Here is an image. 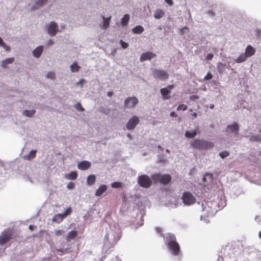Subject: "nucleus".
Masks as SVG:
<instances>
[{
	"mask_svg": "<svg viewBox=\"0 0 261 261\" xmlns=\"http://www.w3.org/2000/svg\"><path fill=\"white\" fill-rule=\"evenodd\" d=\"M190 145L193 148L200 150L212 149L214 147L213 143L200 139L194 140L190 142Z\"/></svg>",
	"mask_w": 261,
	"mask_h": 261,
	"instance_id": "f257e3e1",
	"label": "nucleus"
},
{
	"mask_svg": "<svg viewBox=\"0 0 261 261\" xmlns=\"http://www.w3.org/2000/svg\"><path fill=\"white\" fill-rule=\"evenodd\" d=\"M151 178L154 183L160 182L166 185L171 181L172 177L170 174L162 175L160 173H155L151 175Z\"/></svg>",
	"mask_w": 261,
	"mask_h": 261,
	"instance_id": "f03ea898",
	"label": "nucleus"
},
{
	"mask_svg": "<svg viewBox=\"0 0 261 261\" xmlns=\"http://www.w3.org/2000/svg\"><path fill=\"white\" fill-rule=\"evenodd\" d=\"M181 199L183 203L185 205L189 206L194 204L196 202V198L189 191L183 192L181 196Z\"/></svg>",
	"mask_w": 261,
	"mask_h": 261,
	"instance_id": "7ed1b4c3",
	"label": "nucleus"
},
{
	"mask_svg": "<svg viewBox=\"0 0 261 261\" xmlns=\"http://www.w3.org/2000/svg\"><path fill=\"white\" fill-rule=\"evenodd\" d=\"M138 183L141 187L148 188L152 184L151 179L147 175H142L138 177Z\"/></svg>",
	"mask_w": 261,
	"mask_h": 261,
	"instance_id": "20e7f679",
	"label": "nucleus"
},
{
	"mask_svg": "<svg viewBox=\"0 0 261 261\" xmlns=\"http://www.w3.org/2000/svg\"><path fill=\"white\" fill-rule=\"evenodd\" d=\"M152 75L155 79L161 81H165L167 80L169 76L167 71L158 69H154L152 70Z\"/></svg>",
	"mask_w": 261,
	"mask_h": 261,
	"instance_id": "39448f33",
	"label": "nucleus"
},
{
	"mask_svg": "<svg viewBox=\"0 0 261 261\" xmlns=\"http://www.w3.org/2000/svg\"><path fill=\"white\" fill-rule=\"evenodd\" d=\"M13 236L12 231H3L0 235V245H3L8 243L13 238Z\"/></svg>",
	"mask_w": 261,
	"mask_h": 261,
	"instance_id": "423d86ee",
	"label": "nucleus"
},
{
	"mask_svg": "<svg viewBox=\"0 0 261 261\" xmlns=\"http://www.w3.org/2000/svg\"><path fill=\"white\" fill-rule=\"evenodd\" d=\"M138 100L135 96L128 97L125 99L124 106L127 109H133L138 103Z\"/></svg>",
	"mask_w": 261,
	"mask_h": 261,
	"instance_id": "0eeeda50",
	"label": "nucleus"
},
{
	"mask_svg": "<svg viewBox=\"0 0 261 261\" xmlns=\"http://www.w3.org/2000/svg\"><path fill=\"white\" fill-rule=\"evenodd\" d=\"M174 88V86L172 85H169L165 88L161 89L160 92L163 96L164 100L169 99L171 98L168 94L171 92V90Z\"/></svg>",
	"mask_w": 261,
	"mask_h": 261,
	"instance_id": "6e6552de",
	"label": "nucleus"
},
{
	"mask_svg": "<svg viewBox=\"0 0 261 261\" xmlns=\"http://www.w3.org/2000/svg\"><path fill=\"white\" fill-rule=\"evenodd\" d=\"M139 122V118L136 116H134L132 117L126 124V128L129 130H132L135 128L136 125Z\"/></svg>",
	"mask_w": 261,
	"mask_h": 261,
	"instance_id": "1a4fd4ad",
	"label": "nucleus"
},
{
	"mask_svg": "<svg viewBox=\"0 0 261 261\" xmlns=\"http://www.w3.org/2000/svg\"><path fill=\"white\" fill-rule=\"evenodd\" d=\"M202 205L203 206V211L206 217L213 216L216 212V209L212 206L208 205V203H206V205L203 204Z\"/></svg>",
	"mask_w": 261,
	"mask_h": 261,
	"instance_id": "9d476101",
	"label": "nucleus"
},
{
	"mask_svg": "<svg viewBox=\"0 0 261 261\" xmlns=\"http://www.w3.org/2000/svg\"><path fill=\"white\" fill-rule=\"evenodd\" d=\"M58 24L52 21L50 23L47 28V32L51 36H55L58 32Z\"/></svg>",
	"mask_w": 261,
	"mask_h": 261,
	"instance_id": "9b49d317",
	"label": "nucleus"
},
{
	"mask_svg": "<svg viewBox=\"0 0 261 261\" xmlns=\"http://www.w3.org/2000/svg\"><path fill=\"white\" fill-rule=\"evenodd\" d=\"M168 246L174 255H178L179 254L180 247L177 242L169 244Z\"/></svg>",
	"mask_w": 261,
	"mask_h": 261,
	"instance_id": "f8f14e48",
	"label": "nucleus"
},
{
	"mask_svg": "<svg viewBox=\"0 0 261 261\" xmlns=\"http://www.w3.org/2000/svg\"><path fill=\"white\" fill-rule=\"evenodd\" d=\"M239 126L237 123H234L232 125H228L226 128V132L234 133L235 135L239 134Z\"/></svg>",
	"mask_w": 261,
	"mask_h": 261,
	"instance_id": "ddd939ff",
	"label": "nucleus"
},
{
	"mask_svg": "<svg viewBox=\"0 0 261 261\" xmlns=\"http://www.w3.org/2000/svg\"><path fill=\"white\" fill-rule=\"evenodd\" d=\"M156 56V54L147 51L144 53H143L140 57V61L143 62L146 60H150L152 58L155 57Z\"/></svg>",
	"mask_w": 261,
	"mask_h": 261,
	"instance_id": "4468645a",
	"label": "nucleus"
},
{
	"mask_svg": "<svg viewBox=\"0 0 261 261\" xmlns=\"http://www.w3.org/2000/svg\"><path fill=\"white\" fill-rule=\"evenodd\" d=\"M91 166V164L90 162L83 161L78 163L77 168L81 170H86L89 169Z\"/></svg>",
	"mask_w": 261,
	"mask_h": 261,
	"instance_id": "2eb2a0df",
	"label": "nucleus"
},
{
	"mask_svg": "<svg viewBox=\"0 0 261 261\" xmlns=\"http://www.w3.org/2000/svg\"><path fill=\"white\" fill-rule=\"evenodd\" d=\"M165 239V242L167 245L171 244L173 243L176 242V238L174 234L168 233L165 237L163 234H161Z\"/></svg>",
	"mask_w": 261,
	"mask_h": 261,
	"instance_id": "dca6fc26",
	"label": "nucleus"
},
{
	"mask_svg": "<svg viewBox=\"0 0 261 261\" xmlns=\"http://www.w3.org/2000/svg\"><path fill=\"white\" fill-rule=\"evenodd\" d=\"M255 53V49L251 45H248L245 48V55L247 58L250 57Z\"/></svg>",
	"mask_w": 261,
	"mask_h": 261,
	"instance_id": "f3484780",
	"label": "nucleus"
},
{
	"mask_svg": "<svg viewBox=\"0 0 261 261\" xmlns=\"http://www.w3.org/2000/svg\"><path fill=\"white\" fill-rule=\"evenodd\" d=\"M77 236V231L76 230H71L68 232L66 237V240L68 242L71 241L72 240L75 238Z\"/></svg>",
	"mask_w": 261,
	"mask_h": 261,
	"instance_id": "a211bd4d",
	"label": "nucleus"
},
{
	"mask_svg": "<svg viewBox=\"0 0 261 261\" xmlns=\"http://www.w3.org/2000/svg\"><path fill=\"white\" fill-rule=\"evenodd\" d=\"M107 190V186L105 185H100L98 189L96 191L95 195L100 196Z\"/></svg>",
	"mask_w": 261,
	"mask_h": 261,
	"instance_id": "6ab92c4d",
	"label": "nucleus"
},
{
	"mask_svg": "<svg viewBox=\"0 0 261 261\" xmlns=\"http://www.w3.org/2000/svg\"><path fill=\"white\" fill-rule=\"evenodd\" d=\"M43 50V47L42 46H39L36 47L33 51V56L36 58H39Z\"/></svg>",
	"mask_w": 261,
	"mask_h": 261,
	"instance_id": "aec40b11",
	"label": "nucleus"
},
{
	"mask_svg": "<svg viewBox=\"0 0 261 261\" xmlns=\"http://www.w3.org/2000/svg\"><path fill=\"white\" fill-rule=\"evenodd\" d=\"M77 173L76 171H71L70 173L65 174V177L69 180H75L77 177Z\"/></svg>",
	"mask_w": 261,
	"mask_h": 261,
	"instance_id": "412c9836",
	"label": "nucleus"
},
{
	"mask_svg": "<svg viewBox=\"0 0 261 261\" xmlns=\"http://www.w3.org/2000/svg\"><path fill=\"white\" fill-rule=\"evenodd\" d=\"M96 181V176L94 174L89 175L87 178V185L91 186L93 185Z\"/></svg>",
	"mask_w": 261,
	"mask_h": 261,
	"instance_id": "4be33fe9",
	"label": "nucleus"
},
{
	"mask_svg": "<svg viewBox=\"0 0 261 261\" xmlns=\"http://www.w3.org/2000/svg\"><path fill=\"white\" fill-rule=\"evenodd\" d=\"M47 2V0H37L35 5L32 8V10L38 9L39 7L44 5Z\"/></svg>",
	"mask_w": 261,
	"mask_h": 261,
	"instance_id": "5701e85b",
	"label": "nucleus"
},
{
	"mask_svg": "<svg viewBox=\"0 0 261 261\" xmlns=\"http://www.w3.org/2000/svg\"><path fill=\"white\" fill-rule=\"evenodd\" d=\"M64 218L62 214H56L53 218V221L60 223L63 221Z\"/></svg>",
	"mask_w": 261,
	"mask_h": 261,
	"instance_id": "b1692460",
	"label": "nucleus"
},
{
	"mask_svg": "<svg viewBox=\"0 0 261 261\" xmlns=\"http://www.w3.org/2000/svg\"><path fill=\"white\" fill-rule=\"evenodd\" d=\"M36 152V150H32L30 151L29 154L24 155L23 159L27 160H31L35 158Z\"/></svg>",
	"mask_w": 261,
	"mask_h": 261,
	"instance_id": "393cba45",
	"label": "nucleus"
},
{
	"mask_svg": "<svg viewBox=\"0 0 261 261\" xmlns=\"http://www.w3.org/2000/svg\"><path fill=\"white\" fill-rule=\"evenodd\" d=\"M14 61V59L13 58H7L1 62V65L3 67L5 68L8 64L12 63Z\"/></svg>",
	"mask_w": 261,
	"mask_h": 261,
	"instance_id": "a878e982",
	"label": "nucleus"
},
{
	"mask_svg": "<svg viewBox=\"0 0 261 261\" xmlns=\"http://www.w3.org/2000/svg\"><path fill=\"white\" fill-rule=\"evenodd\" d=\"M197 134V128L191 131H186L185 133V136L188 138H193Z\"/></svg>",
	"mask_w": 261,
	"mask_h": 261,
	"instance_id": "bb28decb",
	"label": "nucleus"
},
{
	"mask_svg": "<svg viewBox=\"0 0 261 261\" xmlns=\"http://www.w3.org/2000/svg\"><path fill=\"white\" fill-rule=\"evenodd\" d=\"M102 19H103V24L102 25V29L104 30H106L109 27L110 20L111 19V17L110 16L108 18H106L104 16H102Z\"/></svg>",
	"mask_w": 261,
	"mask_h": 261,
	"instance_id": "cd10ccee",
	"label": "nucleus"
},
{
	"mask_svg": "<svg viewBox=\"0 0 261 261\" xmlns=\"http://www.w3.org/2000/svg\"><path fill=\"white\" fill-rule=\"evenodd\" d=\"M129 20V15L128 14H125L121 21V24L123 27H126Z\"/></svg>",
	"mask_w": 261,
	"mask_h": 261,
	"instance_id": "c85d7f7f",
	"label": "nucleus"
},
{
	"mask_svg": "<svg viewBox=\"0 0 261 261\" xmlns=\"http://www.w3.org/2000/svg\"><path fill=\"white\" fill-rule=\"evenodd\" d=\"M144 31V29L141 25H137L132 30L133 32L136 34H141Z\"/></svg>",
	"mask_w": 261,
	"mask_h": 261,
	"instance_id": "c756f323",
	"label": "nucleus"
},
{
	"mask_svg": "<svg viewBox=\"0 0 261 261\" xmlns=\"http://www.w3.org/2000/svg\"><path fill=\"white\" fill-rule=\"evenodd\" d=\"M164 15V12L161 9H158L156 10L154 14V17L156 19H160Z\"/></svg>",
	"mask_w": 261,
	"mask_h": 261,
	"instance_id": "7c9ffc66",
	"label": "nucleus"
},
{
	"mask_svg": "<svg viewBox=\"0 0 261 261\" xmlns=\"http://www.w3.org/2000/svg\"><path fill=\"white\" fill-rule=\"evenodd\" d=\"M247 58L245 54H242L236 59V62L238 63H242L246 61Z\"/></svg>",
	"mask_w": 261,
	"mask_h": 261,
	"instance_id": "2f4dec72",
	"label": "nucleus"
},
{
	"mask_svg": "<svg viewBox=\"0 0 261 261\" xmlns=\"http://www.w3.org/2000/svg\"><path fill=\"white\" fill-rule=\"evenodd\" d=\"M70 69L72 72H76L79 71L80 69V66L77 65V63L76 62L73 63L70 66Z\"/></svg>",
	"mask_w": 261,
	"mask_h": 261,
	"instance_id": "473e14b6",
	"label": "nucleus"
},
{
	"mask_svg": "<svg viewBox=\"0 0 261 261\" xmlns=\"http://www.w3.org/2000/svg\"><path fill=\"white\" fill-rule=\"evenodd\" d=\"M35 110H24L23 112V114L28 117H32L35 113Z\"/></svg>",
	"mask_w": 261,
	"mask_h": 261,
	"instance_id": "72a5a7b5",
	"label": "nucleus"
},
{
	"mask_svg": "<svg viewBox=\"0 0 261 261\" xmlns=\"http://www.w3.org/2000/svg\"><path fill=\"white\" fill-rule=\"evenodd\" d=\"M249 140L251 142H259L261 141V138L259 136H251Z\"/></svg>",
	"mask_w": 261,
	"mask_h": 261,
	"instance_id": "f704fd0d",
	"label": "nucleus"
},
{
	"mask_svg": "<svg viewBox=\"0 0 261 261\" xmlns=\"http://www.w3.org/2000/svg\"><path fill=\"white\" fill-rule=\"evenodd\" d=\"M74 107L79 111L83 112V111H84V108L82 107V105L80 102H78V103H76L74 105Z\"/></svg>",
	"mask_w": 261,
	"mask_h": 261,
	"instance_id": "c9c22d12",
	"label": "nucleus"
},
{
	"mask_svg": "<svg viewBox=\"0 0 261 261\" xmlns=\"http://www.w3.org/2000/svg\"><path fill=\"white\" fill-rule=\"evenodd\" d=\"M111 186L113 188H119L121 187L122 184L118 181H115L112 184Z\"/></svg>",
	"mask_w": 261,
	"mask_h": 261,
	"instance_id": "e433bc0d",
	"label": "nucleus"
},
{
	"mask_svg": "<svg viewBox=\"0 0 261 261\" xmlns=\"http://www.w3.org/2000/svg\"><path fill=\"white\" fill-rule=\"evenodd\" d=\"M224 66V65L222 64V63L219 62L218 65V72L220 73H222L223 71V67Z\"/></svg>",
	"mask_w": 261,
	"mask_h": 261,
	"instance_id": "4c0bfd02",
	"label": "nucleus"
},
{
	"mask_svg": "<svg viewBox=\"0 0 261 261\" xmlns=\"http://www.w3.org/2000/svg\"><path fill=\"white\" fill-rule=\"evenodd\" d=\"M72 212V208L70 207H68L65 212L62 214L64 217L69 215Z\"/></svg>",
	"mask_w": 261,
	"mask_h": 261,
	"instance_id": "58836bf2",
	"label": "nucleus"
},
{
	"mask_svg": "<svg viewBox=\"0 0 261 261\" xmlns=\"http://www.w3.org/2000/svg\"><path fill=\"white\" fill-rule=\"evenodd\" d=\"M220 156L222 158L224 159L227 156H228L229 155V152L227 151H224L223 152H221L219 153Z\"/></svg>",
	"mask_w": 261,
	"mask_h": 261,
	"instance_id": "ea45409f",
	"label": "nucleus"
},
{
	"mask_svg": "<svg viewBox=\"0 0 261 261\" xmlns=\"http://www.w3.org/2000/svg\"><path fill=\"white\" fill-rule=\"evenodd\" d=\"M187 109V106L185 105L184 104L179 105L177 108V110H182V111H185Z\"/></svg>",
	"mask_w": 261,
	"mask_h": 261,
	"instance_id": "a19ab883",
	"label": "nucleus"
},
{
	"mask_svg": "<svg viewBox=\"0 0 261 261\" xmlns=\"http://www.w3.org/2000/svg\"><path fill=\"white\" fill-rule=\"evenodd\" d=\"M120 43L123 48H126L128 46V44L122 40H120Z\"/></svg>",
	"mask_w": 261,
	"mask_h": 261,
	"instance_id": "79ce46f5",
	"label": "nucleus"
},
{
	"mask_svg": "<svg viewBox=\"0 0 261 261\" xmlns=\"http://www.w3.org/2000/svg\"><path fill=\"white\" fill-rule=\"evenodd\" d=\"M47 77L50 79H55V73L52 72H49L47 74Z\"/></svg>",
	"mask_w": 261,
	"mask_h": 261,
	"instance_id": "37998d69",
	"label": "nucleus"
},
{
	"mask_svg": "<svg viewBox=\"0 0 261 261\" xmlns=\"http://www.w3.org/2000/svg\"><path fill=\"white\" fill-rule=\"evenodd\" d=\"M213 76L211 72H208L206 75L204 76V79L205 80H210L212 78Z\"/></svg>",
	"mask_w": 261,
	"mask_h": 261,
	"instance_id": "c03bdc74",
	"label": "nucleus"
},
{
	"mask_svg": "<svg viewBox=\"0 0 261 261\" xmlns=\"http://www.w3.org/2000/svg\"><path fill=\"white\" fill-rule=\"evenodd\" d=\"M75 184L72 182H69L67 185V188L69 189H72L74 188Z\"/></svg>",
	"mask_w": 261,
	"mask_h": 261,
	"instance_id": "a18cd8bd",
	"label": "nucleus"
},
{
	"mask_svg": "<svg viewBox=\"0 0 261 261\" xmlns=\"http://www.w3.org/2000/svg\"><path fill=\"white\" fill-rule=\"evenodd\" d=\"M54 233L56 236H60L63 234V231L62 230H56Z\"/></svg>",
	"mask_w": 261,
	"mask_h": 261,
	"instance_id": "49530a36",
	"label": "nucleus"
},
{
	"mask_svg": "<svg viewBox=\"0 0 261 261\" xmlns=\"http://www.w3.org/2000/svg\"><path fill=\"white\" fill-rule=\"evenodd\" d=\"M214 57V55L212 53L208 54L206 56L205 59L206 60H211Z\"/></svg>",
	"mask_w": 261,
	"mask_h": 261,
	"instance_id": "de8ad7c7",
	"label": "nucleus"
},
{
	"mask_svg": "<svg viewBox=\"0 0 261 261\" xmlns=\"http://www.w3.org/2000/svg\"><path fill=\"white\" fill-rule=\"evenodd\" d=\"M2 47H4L6 51H9L10 50V47L7 45L5 43H4Z\"/></svg>",
	"mask_w": 261,
	"mask_h": 261,
	"instance_id": "09e8293b",
	"label": "nucleus"
},
{
	"mask_svg": "<svg viewBox=\"0 0 261 261\" xmlns=\"http://www.w3.org/2000/svg\"><path fill=\"white\" fill-rule=\"evenodd\" d=\"M256 35L257 37H261V30L257 29L256 30Z\"/></svg>",
	"mask_w": 261,
	"mask_h": 261,
	"instance_id": "8fccbe9b",
	"label": "nucleus"
},
{
	"mask_svg": "<svg viewBox=\"0 0 261 261\" xmlns=\"http://www.w3.org/2000/svg\"><path fill=\"white\" fill-rule=\"evenodd\" d=\"M86 81L85 80L83 79H81L79 81V82L77 83V85H82L83 83H86Z\"/></svg>",
	"mask_w": 261,
	"mask_h": 261,
	"instance_id": "3c124183",
	"label": "nucleus"
},
{
	"mask_svg": "<svg viewBox=\"0 0 261 261\" xmlns=\"http://www.w3.org/2000/svg\"><path fill=\"white\" fill-rule=\"evenodd\" d=\"M255 220L257 221L258 224L261 225V218L260 217H256Z\"/></svg>",
	"mask_w": 261,
	"mask_h": 261,
	"instance_id": "603ef678",
	"label": "nucleus"
},
{
	"mask_svg": "<svg viewBox=\"0 0 261 261\" xmlns=\"http://www.w3.org/2000/svg\"><path fill=\"white\" fill-rule=\"evenodd\" d=\"M165 1L169 5L172 6L173 5V2L172 0H165Z\"/></svg>",
	"mask_w": 261,
	"mask_h": 261,
	"instance_id": "864d4df0",
	"label": "nucleus"
},
{
	"mask_svg": "<svg viewBox=\"0 0 261 261\" xmlns=\"http://www.w3.org/2000/svg\"><path fill=\"white\" fill-rule=\"evenodd\" d=\"M170 116H172V117H176L177 116V115L176 114V113L174 112H172L171 113H170Z\"/></svg>",
	"mask_w": 261,
	"mask_h": 261,
	"instance_id": "5fc2aeb1",
	"label": "nucleus"
},
{
	"mask_svg": "<svg viewBox=\"0 0 261 261\" xmlns=\"http://www.w3.org/2000/svg\"><path fill=\"white\" fill-rule=\"evenodd\" d=\"M156 231H157L158 233H161L162 232V229L160 227H156Z\"/></svg>",
	"mask_w": 261,
	"mask_h": 261,
	"instance_id": "6e6d98bb",
	"label": "nucleus"
},
{
	"mask_svg": "<svg viewBox=\"0 0 261 261\" xmlns=\"http://www.w3.org/2000/svg\"><path fill=\"white\" fill-rule=\"evenodd\" d=\"M113 92L112 91L108 92V94H107L108 96L109 97L112 96L113 95Z\"/></svg>",
	"mask_w": 261,
	"mask_h": 261,
	"instance_id": "4d7b16f0",
	"label": "nucleus"
},
{
	"mask_svg": "<svg viewBox=\"0 0 261 261\" xmlns=\"http://www.w3.org/2000/svg\"><path fill=\"white\" fill-rule=\"evenodd\" d=\"M5 43L3 40V39L0 37V46H2V45Z\"/></svg>",
	"mask_w": 261,
	"mask_h": 261,
	"instance_id": "13d9d810",
	"label": "nucleus"
},
{
	"mask_svg": "<svg viewBox=\"0 0 261 261\" xmlns=\"http://www.w3.org/2000/svg\"><path fill=\"white\" fill-rule=\"evenodd\" d=\"M191 115H192L193 117H194V118H196V117H197V113H196L195 112L191 114Z\"/></svg>",
	"mask_w": 261,
	"mask_h": 261,
	"instance_id": "bf43d9fd",
	"label": "nucleus"
},
{
	"mask_svg": "<svg viewBox=\"0 0 261 261\" xmlns=\"http://www.w3.org/2000/svg\"><path fill=\"white\" fill-rule=\"evenodd\" d=\"M53 44V41L51 40H49L48 42V44L49 45H52Z\"/></svg>",
	"mask_w": 261,
	"mask_h": 261,
	"instance_id": "052dcab7",
	"label": "nucleus"
},
{
	"mask_svg": "<svg viewBox=\"0 0 261 261\" xmlns=\"http://www.w3.org/2000/svg\"><path fill=\"white\" fill-rule=\"evenodd\" d=\"M33 228H34V226H33V225H30L29 226V229H31V230H33Z\"/></svg>",
	"mask_w": 261,
	"mask_h": 261,
	"instance_id": "680f3d73",
	"label": "nucleus"
},
{
	"mask_svg": "<svg viewBox=\"0 0 261 261\" xmlns=\"http://www.w3.org/2000/svg\"><path fill=\"white\" fill-rule=\"evenodd\" d=\"M258 237L260 239H261V230L258 233Z\"/></svg>",
	"mask_w": 261,
	"mask_h": 261,
	"instance_id": "e2e57ef3",
	"label": "nucleus"
},
{
	"mask_svg": "<svg viewBox=\"0 0 261 261\" xmlns=\"http://www.w3.org/2000/svg\"><path fill=\"white\" fill-rule=\"evenodd\" d=\"M187 30L188 29V27H184L183 28H182V30Z\"/></svg>",
	"mask_w": 261,
	"mask_h": 261,
	"instance_id": "0e129e2a",
	"label": "nucleus"
},
{
	"mask_svg": "<svg viewBox=\"0 0 261 261\" xmlns=\"http://www.w3.org/2000/svg\"><path fill=\"white\" fill-rule=\"evenodd\" d=\"M214 105H211V106L210 108H211V109H213V108H214Z\"/></svg>",
	"mask_w": 261,
	"mask_h": 261,
	"instance_id": "69168bd1",
	"label": "nucleus"
},
{
	"mask_svg": "<svg viewBox=\"0 0 261 261\" xmlns=\"http://www.w3.org/2000/svg\"><path fill=\"white\" fill-rule=\"evenodd\" d=\"M166 152H170V151H169V150L168 149H167V150H166Z\"/></svg>",
	"mask_w": 261,
	"mask_h": 261,
	"instance_id": "338daca9",
	"label": "nucleus"
},
{
	"mask_svg": "<svg viewBox=\"0 0 261 261\" xmlns=\"http://www.w3.org/2000/svg\"><path fill=\"white\" fill-rule=\"evenodd\" d=\"M158 147H159V148H161V146L160 145H159Z\"/></svg>",
	"mask_w": 261,
	"mask_h": 261,
	"instance_id": "774afa93",
	"label": "nucleus"
}]
</instances>
